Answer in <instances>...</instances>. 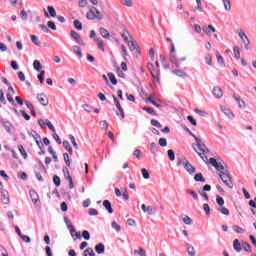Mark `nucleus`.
Masks as SVG:
<instances>
[{
	"label": "nucleus",
	"mask_w": 256,
	"mask_h": 256,
	"mask_svg": "<svg viewBox=\"0 0 256 256\" xmlns=\"http://www.w3.org/2000/svg\"><path fill=\"white\" fill-rule=\"evenodd\" d=\"M219 177L222 179L226 187L233 189V181L231 180V174H229V171L226 170L224 172H219Z\"/></svg>",
	"instance_id": "obj_1"
},
{
	"label": "nucleus",
	"mask_w": 256,
	"mask_h": 256,
	"mask_svg": "<svg viewBox=\"0 0 256 256\" xmlns=\"http://www.w3.org/2000/svg\"><path fill=\"white\" fill-rule=\"evenodd\" d=\"M188 133L195 139L196 141V145L199 149V151H201L204 155L205 153H209V148H207V146L205 145V143H203L201 141V139H199L198 137L195 136V134H193V132L189 131V129H187Z\"/></svg>",
	"instance_id": "obj_2"
},
{
	"label": "nucleus",
	"mask_w": 256,
	"mask_h": 256,
	"mask_svg": "<svg viewBox=\"0 0 256 256\" xmlns=\"http://www.w3.org/2000/svg\"><path fill=\"white\" fill-rule=\"evenodd\" d=\"M209 163H211L212 167H214L216 171H219L220 173L225 171V166L223 165L224 162H217V159L210 158Z\"/></svg>",
	"instance_id": "obj_3"
},
{
	"label": "nucleus",
	"mask_w": 256,
	"mask_h": 256,
	"mask_svg": "<svg viewBox=\"0 0 256 256\" xmlns=\"http://www.w3.org/2000/svg\"><path fill=\"white\" fill-rule=\"evenodd\" d=\"M241 41L244 43L245 48L249 49V45L251 43V41L249 40V37H247V34H245V32L243 30H240L238 33Z\"/></svg>",
	"instance_id": "obj_4"
},
{
	"label": "nucleus",
	"mask_w": 256,
	"mask_h": 256,
	"mask_svg": "<svg viewBox=\"0 0 256 256\" xmlns=\"http://www.w3.org/2000/svg\"><path fill=\"white\" fill-rule=\"evenodd\" d=\"M143 213H148V215H155L157 213V208L153 206H146L145 204L141 205Z\"/></svg>",
	"instance_id": "obj_5"
},
{
	"label": "nucleus",
	"mask_w": 256,
	"mask_h": 256,
	"mask_svg": "<svg viewBox=\"0 0 256 256\" xmlns=\"http://www.w3.org/2000/svg\"><path fill=\"white\" fill-rule=\"evenodd\" d=\"M30 197L32 199V203L39 207L41 205V201H39V194L35 190H30Z\"/></svg>",
	"instance_id": "obj_6"
},
{
	"label": "nucleus",
	"mask_w": 256,
	"mask_h": 256,
	"mask_svg": "<svg viewBox=\"0 0 256 256\" xmlns=\"http://www.w3.org/2000/svg\"><path fill=\"white\" fill-rule=\"evenodd\" d=\"M37 100L40 104L43 105V107H47V105H49V98H47V95L44 93L38 94Z\"/></svg>",
	"instance_id": "obj_7"
},
{
	"label": "nucleus",
	"mask_w": 256,
	"mask_h": 256,
	"mask_svg": "<svg viewBox=\"0 0 256 256\" xmlns=\"http://www.w3.org/2000/svg\"><path fill=\"white\" fill-rule=\"evenodd\" d=\"M184 169L185 171H187V173H189V175H195V173L197 172V169H195V167L191 163H189V160L184 163Z\"/></svg>",
	"instance_id": "obj_8"
},
{
	"label": "nucleus",
	"mask_w": 256,
	"mask_h": 256,
	"mask_svg": "<svg viewBox=\"0 0 256 256\" xmlns=\"http://www.w3.org/2000/svg\"><path fill=\"white\" fill-rule=\"evenodd\" d=\"M70 35L72 39H74L75 41H77V43H79V45H82L83 47H85V42L83 41V39H81V35H79V33L72 30L70 32Z\"/></svg>",
	"instance_id": "obj_9"
},
{
	"label": "nucleus",
	"mask_w": 256,
	"mask_h": 256,
	"mask_svg": "<svg viewBox=\"0 0 256 256\" xmlns=\"http://www.w3.org/2000/svg\"><path fill=\"white\" fill-rule=\"evenodd\" d=\"M97 13V8L96 7H91L90 10L87 12L86 17L90 21H93L96 19V14Z\"/></svg>",
	"instance_id": "obj_10"
},
{
	"label": "nucleus",
	"mask_w": 256,
	"mask_h": 256,
	"mask_svg": "<svg viewBox=\"0 0 256 256\" xmlns=\"http://www.w3.org/2000/svg\"><path fill=\"white\" fill-rule=\"evenodd\" d=\"M212 94L214 95V97H216V99H221V97H223V90L221 89V87L215 86L212 90Z\"/></svg>",
	"instance_id": "obj_11"
},
{
	"label": "nucleus",
	"mask_w": 256,
	"mask_h": 256,
	"mask_svg": "<svg viewBox=\"0 0 256 256\" xmlns=\"http://www.w3.org/2000/svg\"><path fill=\"white\" fill-rule=\"evenodd\" d=\"M220 110L222 111V113H224V115H226V117H228V119H233L235 117V115H233V112L225 106H220Z\"/></svg>",
	"instance_id": "obj_12"
},
{
	"label": "nucleus",
	"mask_w": 256,
	"mask_h": 256,
	"mask_svg": "<svg viewBox=\"0 0 256 256\" xmlns=\"http://www.w3.org/2000/svg\"><path fill=\"white\" fill-rule=\"evenodd\" d=\"M2 125L5 129V131H7V133H11V131H13V129H15V127H13V124H11V122H9V121L2 122Z\"/></svg>",
	"instance_id": "obj_13"
},
{
	"label": "nucleus",
	"mask_w": 256,
	"mask_h": 256,
	"mask_svg": "<svg viewBox=\"0 0 256 256\" xmlns=\"http://www.w3.org/2000/svg\"><path fill=\"white\" fill-rule=\"evenodd\" d=\"M185 247L187 249V253L189 256H195L196 252H195V247H193V245L189 244V243H185Z\"/></svg>",
	"instance_id": "obj_14"
},
{
	"label": "nucleus",
	"mask_w": 256,
	"mask_h": 256,
	"mask_svg": "<svg viewBox=\"0 0 256 256\" xmlns=\"http://www.w3.org/2000/svg\"><path fill=\"white\" fill-rule=\"evenodd\" d=\"M95 251L98 253V255H103L105 253V244L99 243L95 246Z\"/></svg>",
	"instance_id": "obj_15"
},
{
	"label": "nucleus",
	"mask_w": 256,
	"mask_h": 256,
	"mask_svg": "<svg viewBox=\"0 0 256 256\" xmlns=\"http://www.w3.org/2000/svg\"><path fill=\"white\" fill-rule=\"evenodd\" d=\"M233 249L235 250L236 253H241V242L239 239H235L233 241Z\"/></svg>",
	"instance_id": "obj_16"
},
{
	"label": "nucleus",
	"mask_w": 256,
	"mask_h": 256,
	"mask_svg": "<svg viewBox=\"0 0 256 256\" xmlns=\"http://www.w3.org/2000/svg\"><path fill=\"white\" fill-rule=\"evenodd\" d=\"M127 43L130 51H135V49H139V45L137 44L136 41L129 40Z\"/></svg>",
	"instance_id": "obj_17"
},
{
	"label": "nucleus",
	"mask_w": 256,
	"mask_h": 256,
	"mask_svg": "<svg viewBox=\"0 0 256 256\" xmlns=\"http://www.w3.org/2000/svg\"><path fill=\"white\" fill-rule=\"evenodd\" d=\"M143 111H146V113H149V115H152V117H157V112L151 107L144 106L142 107Z\"/></svg>",
	"instance_id": "obj_18"
},
{
	"label": "nucleus",
	"mask_w": 256,
	"mask_h": 256,
	"mask_svg": "<svg viewBox=\"0 0 256 256\" xmlns=\"http://www.w3.org/2000/svg\"><path fill=\"white\" fill-rule=\"evenodd\" d=\"M103 207L108 211V213H113V207H111V202L109 200L103 201Z\"/></svg>",
	"instance_id": "obj_19"
},
{
	"label": "nucleus",
	"mask_w": 256,
	"mask_h": 256,
	"mask_svg": "<svg viewBox=\"0 0 256 256\" xmlns=\"http://www.w3.org/2000/svg\"><path fill=\"white\" fill-rule=\"evenodd\" d=\"M100 35L103 37V39H109V37H111L109 31L103 27L100 28Z\"/></svg>",
	"instance_id": "obj_20"
},
{
	"label": "nucleus",
	"mask_w": 256,
	"mask_h": 256,
	"mask_svg": "<svg viewBox=\"0 0 256 256\" xmlns=\"http://www.w3.org/2000/svg\"><path fill=\"white\" fill-rule=\"evenodd\" d=\"M233 98L235 99V101H237L239 109H245L246 107L245 101H243L241 98L235 95L233 96Z\"/></svg>",
	"instance_id": "obj_21"
},
{
	"label": "nucleus",
	"mask_w": 256,
	"mask_h": 256,
	"mask_svg": "<svg viewBox=\"0 0 256 256\" xmlns=\"http://www.w3.org/2000/svg\"><path fill=\"white\" fill-rule=\"evenodd\" d=\"M194 181H196L197 183H205V177H203V174L202 173H197L195 176H194Z\"/></svg>",
	"instance_id": "obj_22"
},
{
	"label": "nucleus",
	"mask_w": 256,
	"mask_h": 256,
	"mask_svg": "<svg viewBox=\"0 0 256 256\" xmlns=\"http://www.w3.org/2000/svg\"><path fill=\"white\" fill-rule=\"evenodd\" d=\"M73 52L81 59L83 57V53L81 52V47L74 45L72 47Z\"/></svg>",
	"instance_id": "obj_23"
},
{
	"label": "nucleus",
	"mask_w": 256,
	"mask_h": 256,
	"mask_svg": "<svg viewBox=\"0 0 256 256\" xmlns=\"http://www.w3.org/2000/svg\"><path fill=\"white\" fill-rule=\"evenodd\" d=\"M63 147H64V149H67V151H68V153H70V155H73V148L71 147V144H69V141L64 140Z\"/></svg>",
	"instance_id": "obj_24"
},
{
	"label": "nucleus",
	"mask_w": 256,
	"mask_h": 256,
	"mask_svg": "<svg viewBox=\"0 0 256 256\" xmlns=\"http://www.w3.org/2000/svg\"><path fill=\"white\" fill-rule=\"evenodd\" d=\"M116 108L119 111V113L116 112V115H121L122 119H125V111L123 110V107L121 106V103H117Z\"/></svg>",
	"instance_id": "obj_25"
},
{
	"label": "nucleus",
	"mask_w": 256,
	"mask_h": 256,
	"mask_svg": "<svg viewBox=\"0 0 256 256\" xmlns=\"http://www.w3.org/2000/svg\"><path fill=\"white\" fill-rule=\"evenodd\" d=\"M134 255L135 256H147V252L145 251V249L140 247L138 250L137 249L134 250Z\"/></svg>",
	"instance_id": "obj_26"
},
{
	"label": "nucleus",
	"mask_w": 256,
	"mask_h": 256,
	"mask_svg": "<svg viewBox=\"0 0 256 256\" xmlns=\"http://www.w3.org/2000/svg\"><path fill=\"white\" fill-rule=\"evenodd\" d=\"M172 73L177 77L185 78L187 76V73H185L183 70H173Z\"/></svg>",
	"instance_id": "obj_27"
},
{
	"label": "nucleus",
	"mask_w": 256,
	"mask_h": 256,
	"mask_svg": "<svg viewBox=\"0 0 256 256\" xmlns=\"http://www.w3.org/2000/svg\"><path fill=\"white\" fill-rule=\"evenodd\" d=\"M95 41L97 42V47L102 51H105V44L103 43V40L101 38H95Z\"/></svg>",
	"instance_id": "obj_28"
},
{
	"label": "nucleus",
	"mask_w": 256,
	"mask_h": 256,
	"mask_svg": "<svg viewBox=\"0 0 256 256\" xmlns=\"http://www.w3.org/2000/svg\"><path fill=\"white\" fill-rule=\"evenodd\" d=\"M225 11H231V0H222Z\"/></svg>",
	"instance_id": "obj_29"
},
{
	"label": "nucleus",
	"mask_w": 256,
	"mask_h": 256,
	"mask_svg": "<svg viewBox=\"0 0 256 256\" xmlns=\"http://www.w3.org/2000/svg\"><path fill=\"white\" fill-rule=\"evenodd\" d=\"M31 41H32V43H34V45H36V47L41 46V42L39 41V37H37L36 35H31Z\"/></svg>",
	"instance_id": "obj_30"
},
{
	"label": "nucleus",
	"mask_w": 256,
	"mask_h": 256,
	"mask_svg": "<svg viewBox=\"0 0 256 256\" xmlns=\"http://www.w3.org/2000/svg\"><path fill=\"white\" fill-rule=\"evenodd\" d=\"M33 67L35 71H40L41 69H43V66L41 65V62H39V60H35L33 62Z\"/></svg>",
	"instance_id": "obj_31"
},
{
	"label": "nucleus",
	"mask_w": 256,
	"mask_h": 256,
	"mask_svg": "<svg viewBox=\"0 0 256 256\" xmlns=\"http://www.w3.org/2000/svg\"><path fill=\"white\" fill-rule=\"evenodd\" d=\"M232 229L233 231H235V233H240V234L245 233V229H243L241 226H238V225L232 226Z\"/></svg>",
	"instance_id": "obj_32"
},
{
	"label": "nucleus",
	"mask_w": 256,
	"mask_h": 256,
	"mask_svg": "<svg viewBox=\"0 0 256 256\" xmlns=\"http://www.w3.org/2000/svg\"><path fill=\"white\" fill-rule=\"evenodd\" d=\"M99 125H100L101 129H103V131H107V129H109V124L107 123L106 120H101L99 122Z\"/></svg>",
	"instance_id": "obj_33"
},
{
	"label": "nucleus",
	"mask_w": 256,
	"mask_h": 256,
	"mask_svg": "<svg viewBox=\"0 0 256 256\" xmlns=\"http://www.w3.org/2000/svg\"><path fill=\"white\" fill-rule=\"evenodd\" d=\"M216 203L220 206L223 207L225 205V199L223 197L216 195Z\"/></svg>",
	"instance_id": "obj_34"
},
{
	"label": "nucleus",
	"mask_w": 256,
	"mask_h": 256,
	"mask_svg": "<svg viewBox=\"0 0 256 256\" xmlns=\"http://www.w3.org/2000/svg\"><path fill=\"white\" fill-rule=\"evenodd\" d=\"M242 248L244 251H247V253H251V245L248 242H242Z\"/></svg>",
	"instance_id": "obj_35"
},
{
	"label": "nucleus",
	"mask_w": 256,
	"mask_h": 256,
	"mask_svg": "<svg viewBox=\"0 0 256 256\" xmlns=\"http://www.w3.org/2000/svg\"><path fill=\"white\" fill-rule=\"evenodd\" d=\"M83 256H95V251H93V248H88L84 250Z\"/></svg>",
	"instance_id": "obj_36"
},
{
	"label": "nucleus",
	"mask_w": 256,
	"mask_h": 256,
	"mask_svg": "<svg viewBox=\"0 0 256 256\" xmlns=\"http://www.w3.org/2000/svg\"><path fill=\"white\" fill-rule=\"evenodd\" d=\"M182 221L185 225H193V220L189 216H184Z\"/></svg>",
	"instance_id": "obj_37"
},
{
	"label": "nucleus",
	"mask_w": 256,
	"mask_h": 256,
	"mask_svg": "<svg viewBox=\"0 0 256 256\" xmlns=\"http://www.w3.org/2000/svg\"><path fill=\"white\" fill-rule=\"evenodd\" d=\"M142 177L143 179H150L151 175L149 174V171L145 168L141 169Z\"/></svg>",
	"instance_id": "obj_38"
},
{
	"label": "nucleus",
	"mask_w": 256,
	"mask_h": 256,
	"mask_svg": "<svg viewBox=\"0 0 256 256\" xmlns=\"http://www.w3.org/2000/svg\"><path fill=\"white\" fill-rule=\"evenodd\" d=\"M108 77L112 83V85H117V78L115 77V74L113 73H108Z\"/></svg>",
	"instance_id": "obj_39"
},
{
	"label": "nucleus",
	"mask_w": 256,
	"mask_h": 256,
	"mask_svg": "<svg viewBox=\"0 0 256 256\" xmlns=\"http://www.w3.org/2000/svg\"><path fill=\"white\" fill-rule=\"evenodd\" d=\"M18 149L22 157H24V159H27V152L25 151V148L23 147V145H18Z\"/></svg>",
	"instance_id": "obj_40"
},
{
	"label": "nucleus",
	"mask_w": 256,
	"mask_h": 256,
	"mask_svg": "<svg viewBox=\"0 0 256 256\" xmlns=\"http://www.w3.org/2000/svg\"><path fill=\"white\" fill-rule=\"evenodd\" d=\"M158 149H157V144L155 142H152L150 144V152L155 155V153H157Z\"/></svg>",
	"instance_id": "obj_41"
},
{
	"label": "nucleus",
	"mask_w": 256,
	"mask_h": 256,
	"mask_svg": "<svg viewBox=\"0 0 256 256\" xmlns=\"http://www.w3.org/2000/svg\"><path fill=\"white\" fill-rule=\"evenodd\" d=\"M74 27H75V29H77L78 31H81V30L83 29V24L81 23V21L75 20V21H74Z\"/></svg>",
	"instance_id": "obj_42"
},
{
	"label": "nucleus",
	"mask_w": 256,
	"mask_h": 256,
	"mask_svg": "<svg viewBox=\"0 0 256 256\" xmlns=\"http://www.w3.org/2000/svg\"><path fill=\"white\" fill-rule=\"evenodd\" d=\"M194 112L197 113V115H200L201 117H208L209 114L203 110H199L198 108L194 109Z\"/></svg>",
	"instance_id": "obj_43"
},
{
	"label": "nucleus",
	"mask_w": 256,
	"mask_h": 256,
	"mask_svg": "<svg viewBox=\"0 0 256 256\" xmlns=\"http://www.w3.org/2000/svg\"><path fill=\"white\" fill-rule=\"evenodd\" d=\"M38 80L41 83V85H43V83L45 81V70H42L40 72V74L38 75Z\"/></svg>",
	"instance_id": "obj_44"
},
{
	"label": "nucleus",
	"mask_w": 256,
	"mask_h": 256,
	"mask_svg": "<svg viewBox=\"0 0 256 256\" xmlns=\"http://www.w3.org/2000/svg\"><path fill=\"white\" fill-rule=\"evenodd\" d=\"M63 157H64V161H65V164L67 165V167H71V159H69V154L64 153Z\"/></svg>",
	"instance_id": "obj_45"
},
{
	"label": "nucleus",
	"mask_w": 256,
	"mask_h": 256,
	"mask_svg": "<svg viewBox=\"0 0 256 256\" xmlns=\"http://www.w3.org/2000/svg\"><path fill=\"white\" fill-rule=\"evenodd\" d=\"M122 197L125 201H129V193L127 192V188H122Z\"/></svg>",
	"instance_id": "obj_46"
},
{
	"label": "nucleus",
	"mask_w": 256,
	"mask_h": 256,
	"mask_svg": "<svg viewBox=\"0 0 256 256\" xmlns=\"http://www.w3.org/2000/svg\"><path fill=\"white\" fill-rule=\"evenodd\" d=\"M47 9L51 17H57V11H55V8H53V6H48Z\"/></svg>",
	"instance_id": "obj_47"
},
{
	"label": "nucleus",
	"mask_w": 256,
	"mask_h": 256,
	"mask_svg": "<svg viewBox=\"0 0 256 256\" xmlns=\"http://www.w3.org/2000/svg\"><path fill=\"white\" fill-rule=\"evenodd\" d=\"M111 227L112 229L116 230V233H119L121 231V226L119 224H117V222L113 221L111 223Z\"/></svg>",
	"instance_id": "obj_48"
},
{
	"label": "nucleus",
	"mask_w": 256,
	"mask_h": 256,
	"mask_svg": "<svg viewBox=\"0 0 256 256\" xmlns=\"http://www.w3.org/2000/svg\"><path fill=\"white\" fill-rule=\"evenodd\" d=\"M82 237H83V239H85V241H89L91 239V234L89 233V231L84 230L82 232Z\"/></svg>",
	"instance_id": "obj_49"
},
{
	"label": "nucleus",
	"mask_w": 256,
	"mask_h": 256,
	"mask_svg": "<svg viewBox=\"0 0 256 256\" xmlns=\"http://www.w3.org/2000/svg\"><path fill=\"white\" fill-rule=\"evenodd\" d=\"M203 209H204L206 215L209 217V215H211V208L209 207V204H207V203L203 204Z\"/></svg>",
	"instance_id": "obj_50"
},
{
	"label": "nucleus",
	"mask_w": 256,
	"mask_h": 256,
	"mask_svg": "<svg viewBox=\"0 0 256 256\" xmlns=\"http://www.w3.org/2000/svg\"><path fill=\"white\" fill-rule=\"evenodd\" d=\"M82 109H84V111H86V113H91L93 111V107H91V105H89V104L82 105Z\"/></svg>",
	"instance_id": "obj_51"
},
{
	"label": "nucleus",
	"mask_w": 256,
	"mask_h": 256,
	"mask_svg": "<svg viewBox=\"0 0 256 256\" xmlns=\"http://www.w3.org/2000/svg\"><path fill=\"white\" fill-rule=\"evenodd\" d=\"M69 139H70V141H71V143H72L74 149H79V145H77V142L75 141V136L70 135V136H69Z\"/></svg>",
	"instance_id": "obj_52"
},
{
	"label": "nucleus",
	"mask_w": 256,
	"mask_h": 256,
	"mask_svg": "<svg viewBox=\"0 0 256 256\" xmlns=\"http://www.w3.org/2000/svg\"><path fill=\"white\" fill-rule=\"evenodd\" d=\"M218 211L222 213V215L229 216V209H227L226 207H220L218 208Z\"/></svg>",
	"instance_id": "obj_53"
},
{
	"label": "nucleus",
	"mask_w": 256,
	"mask_h": 256,
	"mask_svg": "<svg viewBox=\"0 0 256 256\" xmlns=\"http://www.w3.org/2000/svg\"><path fill=\"white\" fill-rule=\"evenodd\" d=\"M53 183L56 187H59L61 185V178H59V176H54Z\"/></svg>",
	"instance_id": "obj_54"
},
{
	"label": "nucleus",
	"mask_w": 256,
	"mask_h": 256,
	"mask_svg": "<svg viewBox=\"0 0 256 256\" xmlns=\"http://www.w3.org/2000/svg\"><path fill=\"white\" fill-rule=\"evenodd\" d=\"M187 119L191 123V125H193L194 127H197V120H195V118H193V116L189 115V116H187Z\"/></svg>",
	"instance_id": "obj_55"
},
{
	"label": "nucleus",
	"mask_w": 256,
	"mask_h": 256,
	"mask_svg": "<svg viewBox=\"0 0 256 256\" xmlns=\"http://www.w3.org/2000/svg\"><path fill=\"white\" fill-rule=\"evenodd\" d=\"M47 25H48L49 29H52V31H57V26L55 25V22L48 21Z\"/></svg>",
	"instance_id": "obj_56"
},
{
	"label": "nucleus",
	"mask_w": 256,
	"mask_h": 256,
	"mask_svg": "<svg viewBox=\"0 0 256 256\" xmlns=\"http://www.w3.org/2000/svg\"><path fill=\"white\" fill-rule=\"evenodd\" d=\"M151 125H153V127H157V129H161L162 125L161 123H159V121L152 119L151 120Z\"/></svg>",
	"instance_id": "obj_57"
},
{
	"label": "nucleus",
	"mask_w": 256,
	"mask_h": 256,
	"mask_svg": "<svg viewBox=\"0 0 256 256\" xmlns=\"http://www.w3.org/2000/svg\"><path fill=\"white\" fill-rule=\"evenodd\" d=\"M46 125L48 127V129H50V131H52V133H55V126H53V124L51 123V121L46 120Z\"/></svg>",
	"instance_id": "obj_58"
},
{
	"label": "nucleus",
	"mask_w": 256,
	"mask_h": 256,
	"mask_svg": "<svg viewBox=\"0 0 256 256\" xmlns=\"http://www.w3.org/2000/svg\"><path fill=\"white\" fill-rule=\"evenodd\" d=\"M168 157L170 159V161H175V151L173 150H168Z\"/></svg>",
	"instance_id": "obj_59"
},
{
	"label": "nucleus",
	"mask_w": 256,
	"mask_h": 256,
	"mask_svg": "<svg viewBox=\"0 0 256 256\" xmlns=\"http://www.w3.org/2000/svg\"><path fill=\"white\" fill-rule=\"evenodd\" d=\"M20 17H21L22 21H27V19H28L27 12L25 10H21Z\"/></svg>",
	"instance_id": "obj_60"
},
{
	"label": "nucleus",
	"mask_w": 256,
	"mask_h": 256,
	"mask_svg": "<svg viewBox=\"0 0 256 256\" xmlns=\"http://www.w3.org/2000/svg\"><path fill=\"white\" fill-rule=\"evenodd\" d=\"M88 215H90V216L99 215V211H97V209L90 208V209L88 210Z\"/></svg>",
	"instance_id": "obj_61"
},
{
	"label": "nucleus",
	"mask_w": 256,
	"mask_h": 256,
	"mask_svg": "<svg viewBox=\"0 0 256 256\" xmlns=\"http://www.w3.org/2000/svg\"><path fill=\"white\" fill-rule=\"evenodd\" d=\"M160 147H167V139L165 138H160L158 141Z\"/></svg>",
	"instance_id": "obj_62"
},
{
	"label": "nucleus",
	"mask_w": 256,
	"mask_h": 256,
	"mask_svg": "<svg viewBox=\"0 0 256 256\" xmlns=\"http://www.w3.org/2000/svg\"><path fill=\"white\" fill-rule=\"evenodd\" d=\"M38 27L41 29V31H43V33H49V28L44 24H39Z\"/></svg>",
	"instance_id": "obj_63"
},
{
	"label": "nucleus",
	"mask_w": 256,
	"mask_h": 256,
	"mask_svg": "<svg viewBox=\"0 0 256 256\" xmlns=\"http://www.w3.org/2000/svg\"><path fill=\"white\" fill-rule=\"evenodd\" d=\"M0 256H9V253H7V250L3 246H0Z\"/></svg>",
	"instance_id": "obj_64"
}]
</instances>
